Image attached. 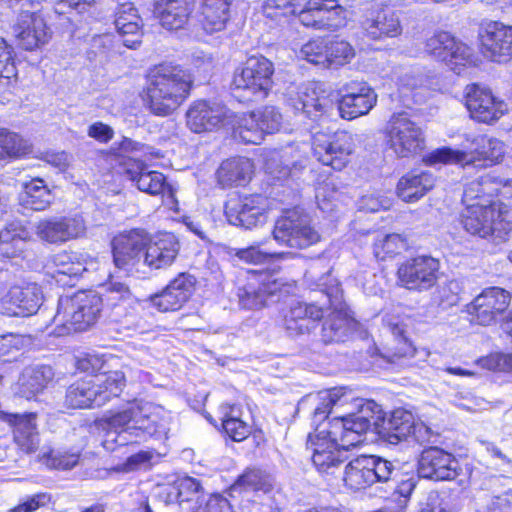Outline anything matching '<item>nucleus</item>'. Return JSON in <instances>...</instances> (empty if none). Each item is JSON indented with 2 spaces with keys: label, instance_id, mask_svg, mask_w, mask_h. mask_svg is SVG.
<instances>
[{
  "label": "nucleus",
  "instance_id": "obj_1",
  "mask_svg": "<svg viewBox=\"0 0 512 512\" xmlns=\"http://www.w3.org/2000/svg\"><path fill=\"white\" fill-rule=\"evenodd\" d=\"M192 84V75L180 65L156 66L150 72L146 87L148 108L157 116L172 114L186 100Z\"/></svg>",
  "mask_w": 512,
  "mask_h": 512
},
{
  "label": "nucleus",
  "instance_id": "obj_2",
  "mask_svg": "<svg viewBox=\"0 0 512 512\" xmlns=\"http://www.w3.org/2000/svg\"><path fill=\"white\" fill-rule=\"evenodd\" d=\"M101 310L102 297L93 291L60 297L52 320L57 335L87 330L97 322Z\"/></svg>",
  "mask_w": 512,
  "mask_h": 512
},
{
  "label": "nucleus",
  "instance_id": "obj_3",
  "mask_svg": "<svg viewBox=\"0 0 512 512\" xmlns=\"http://www.w3.org/2000/svg\"><path fill=\"white\" fill-rule=\"evenodd\" d=\"M354 405L359 408L356 413L346 416L337 415L328 422L330 437L338 439L344 451L355 447L362 442V435L368 430L377 433L379 415L376 412L377 404L373 401L363 402L356 399Z\"/></svg>",
  "mask_w": 512,
  "mask_h": 512
},
{
  "label": "nucleus",
  "instance_id": "obj_4",
  "mask_svg": "<svg viewBox=\"0 0 512 512\" xmlns=\"http://www.w3.org/2000/svg\"><path fill=\"white\" fill-rule=\"evenodd\" d=\"M274 66L263 56H252L234 72L232 94L240 102L266 97L272 87Z\"/></svg>",
  "mask_w": 512,
  "mask_h": 512
},
{
  "label": "nucleus",
  "instance_id": "obj_5",
  "mask_svg": "<svg viewBox=\"0 0 512 512\" xmlns=\"http://www.w3.org/2000/svg\"><path fill=\"white\" fill-rule=\"evenodd\" d=\"M386 144L396 157L411 158L425 149V134L407 114H394L386 126Z\"/></svg>",
  "mask_w": 512,
  "mask_h": 512
},
{
  "label": "nucleus",
  "instance_id": "obj_6",
  "mask_svg": "<svg viewBox=\"0 0 512 512\" xmlns=\"http://www.w3.org/2000/svg\"><path fill=\"white\" fill-rule=\"evenodd\" d=\"M473 144L475 145L474 153H466L453 150L448 147L436 149L430 153L426 162L429 164H462L475 165L477 161H483V166L497 163L504 155V144L496 138H490L486 135L477 136Z\"/></svg>",
  "mask_w": 512,
  "mask_h": 512
},
{
  "label": "nucleus",
  "instance_id": "obj_7",
  "mask_svg": "<svg viewBox=\"0 0 512 512\" xmlns=\"http://www.w3.org/2000/svg\"><path fill=\"white\" fill-rule=\"evenodd\" d=\"M289 292V285L275 275L253 271L247 282L238 288L239 304L245 309H261Z\"/></svg>",
  "mask_w": 512,
  "mask_h": 512
},
{
  "label": "nucleus",
  "instance_id": "obj_8",
  "mask_svg": "<svg viewBox=\"0 0 512 512\" xmlns=\"http://www.w3.org/2000/svg\"><path fill=\"white\" fill-rule=\"evenodd\" d=\"M274 239L291 248L304 249L320 240L319 233L311 226L308 215L290 210L277 219L273 229Z\"/></svg>",
  "mask_w": 512,
  "mask_h": 512
},
{
  "label": "nucleus",
  "instance_id": "obj_9",
  "mask_svg": "<svg viewBox=\"0 0 512 512\" xmlns=\"http://www.w3.org/2000/svg\"><path fill=\"white\" fill-rule=\"evenodd\" d=\"M318 286L326 295L330 308L334 310L323 323L321 339L326 344L342 341L346 335L348 320L344 312L343 291L340 284L329 272L320 278Z\"/></svg>",
  "mask_w": 512,
  "mask_h": 512
},
{
  "label": "nucleus",
  "instance_id": "obj_10",
  "mask_svg": "<svg viewBox=\"0 0 512 512\" xmlns=\"http://www.w3.org/2000/svg\"><path fill=\"white\" fill-rule=\"evenodd\" d=\"M439 269V260L431 256L421 255L407 259L398 267V285L410 291H427L437 283Z\"/></svg>",
  "mask_w": 512,
  "mask_h": 512
},
{
  "label": "nucleus",
  "instance_id": "obj_11",
  "mask_svg": "<svg viewBox=\"0 0 512 512\" xmlns=\"http://www.w3.org/2000/svg\"><path fill=\"white\" fill-rule=\"evenodd\" d=\"M376 412L380 416L377 421V434L390 444H397L411 434L421 444L430 441L429 428L423 424L414 425L410 412L398 409L386 418L378 405Z\"/></svg>",
  "mask_w": 512,
  "mask_h": 512
},
{
  "label": "nucleus",
  "instance_id": "obj_12",
  "mask_svg": "<svg viewBox=\"0 0 512 512\" xmlns=\"http://www.w3.org/2000/svg\"><path fill=\"white\" fill-rule=\"evenodd\" d=\"M353 136L346 131H337L333 134L315 133L313 137L314 156L324 165L335 170H342L354 151Z\"/></svg>",
  "mask_w": 512,
  "mask_h": 512
},
{
  "label": "nucleus",
  "instance_id": "obj_13",
  "mask_svg": "<svg viewBox=\"0 0 512 512\" xmlns=\"http://www.w3.org/2000/svg\"><path fill=\"white\" fill-rule=\"evenodd\" d=\"M86 233V223L79 215L53 216L41 219L35 225L37 237L49 244H64L81 238Z\"/></svg>",
  "mask_w": 512,
  "mask_h": 512
},
{
  "label": "nucleus",
  "instance_id": "obj_14",
  "mask_svg": "<svg viewBox=\"0 0 512 512\" xmlns=\"http://www.w3.org/2000/svg\"><path fill=\"white\" fill-rule=\"evenodd\" d=\"M147 237L142 231L132 230L113 239V259L116 267L129 274L141 272Z\"/></svg>",
  "mask_w": 512,
  "mask_h": 512
},
{
  "label": "nucleus",
  "instance_id": "obj_15",
  "mask_svg": "<svg viewBox=\"0 0 512 512\" xmlns=\"http://www.w3.org/2000/svg\"><path fill=\"white\" fill-rule=\"evenodd\" d=\"M307 448L312 451L313 464L321 473L333 474L344 461L340 441L330 437L328 428L317 427L309 434Z\"/></svg>",
  "mask_w": 512,
  "mask_h": 512
},
{
  "label": "nucleus",
  "instance_id": "obj_16",
  "mask_svg": "<svg viewBox=\"0 0 512 512\" xmlns=\"http://www.w3.org/2000/svg\"><path fill=\"white\" fill-rule=\"evenodd\" d=\"M297 15L302 25L316 30H336L345 19L336 0H308Z\"/></svg>",
  "mask_w": 512,
  "mask_h": 512
},
{
  "label": "nucleus",
  "instance_id": "obj_17",
  "mask_svg": "<svg viewBox=\"0 0 512 512\" xmlns=\"http://www.w3.org/2000/svg\"><path fill=\"white\" fill-rule=\"evenodd\" d=\"M43 293L37 284L13 286L0 299V313L9 317H26L38 311Z\"/></svg>",
  "mask_w": 512,
  "mask_h": 512
},
{
  "label": "nucleus",
  "instance_id": "obj_18",
  "mask_svg": "<svg viewBox=\"0 0 512 512\" xmlns=\"http://www.w3.org/2000/svg\"><path fill=\"white\" fill-rule=\"evenodd\" d=\"M483 54L492 61L506 62L512 57V26L490 21L479 31Z\"/></svg>",
  "mask_w": 512,
  "mask_h": 512
},
{
  "label": "nucleus",
  "instance_id": "obj_19",
  "mask_svg": "<svg viewBox=\"0 0 512 512\" xmlns=\"http://www.w3.org/2000/svg\"><path fill=\"white\" fill-rule=\"evenodd\" d=\"M418 474L435 481L453 480L459 475V462L439 447L424 449L418 460Z\"/></svg>",
  "mask_w": 512,
  "mask_h": 512
},
{
  "label": "nucleus",
  "instance_id": "obj_20",
  "mask_svg": "<svg viewBox=\"0 0 512 512\" xmlns=\"http://www.w3.org/2000/svg\"><path fill=\"white\" fill-rule=\"evenodd\" d=\"M266 208V198L252 195L241 200H230L225 206V215L230 224L252 229L266 222Z\"/></svg>",
  "mask_w": 512,
  "mask_h": 512
},
{
  "label": "nucleus",
  "instance_id": "obj_21",
  "mask_svg": "<svg viewBox=\"0 0 512 512\" xmlns=\"http://www.w3.org/2000/svg\"><path fill=\"white\" fill-rule=\"evenodd\" d=\"M307 161L306 152L299 145L290 144L268 151L265 168L274 178L283 180L298 174L306 167Z\"/></svg>",
  "mask_w": 512,
  "mask_h": 512
},
{
  "label": "nucleus",
  "instance_id": "obj_22",
  "mask_svg": "<svg viewBox=\"0 0 512 512\" xmlns=\"http://www.w3.org/2000/svg\"><path fill=\"white\" fill-rule=\"evenodd\" d=\"M501 217L495 205L469 204L462 215V224L467 232L484 238L506 229Z\"/></svg>",
  "mask_w": 512,
  "mask_h": 512
},
{
  "label": "nucleus",
  "instance_id": "obj_23",
  "mask_svg": "<svg viewBox=\"0 0 512 512\" xmlns=\"http://www.w3.org/2000/svg\"><path fill=\"white\" fill-rule=\"evenodd\" d=\"M465 104L471 117L483 123L498 120L507 110L503 101L496 100L489 89L477 84L466 87Z\"/></svg>",
  "mask_w": 512,
  "mask_h": 512
},
{
  "label": "nucleus",
  "instance_id": "obj_24",
  "mask_svg": "<svg viewBox=\"0 0 512 512\" xmlns=\"http://www.w3.org/2000/svg\"><path fill=\"white\" fill-rule=\"evenodd\" d=\"M510 303V295L499 287H490L479 294L469 306L475 322L487 326L504 313Z\"/></svg>",
  "mask_w": 512,
  "mask_h": 512
},
{
  "label": "nucleus",
  "instance_id": "obj_25",
  "mask_svg": "<svg viewBox=\"0 0 512 512\" xmlns=\"http://www.w3.org/2000/svg\"><path fill=\"white\" fill-rule=\"evenodd\" d=\"M345 91L338 103L339 113L344 119L351 120L365 115L376 104L377 95L367 83L350 82Z\"/></svg>",
  "mask_w": 512,
  "mask_h": 512
},
{
  "label": "nucleus",
  "instance_id": "obj_26",
  "mask_svg": "<svg viewBox=\"0 0 512 512\" xmlns=\"http://www.w3.org/2000/svg\"><path fill=\"white\" fill-rule=\"evenodd\" d=\"M325 304L295 302L284 317V328L290 336L310 334L323 319Z\"/></svg>",
  "mask_w": 512,
  "mask_h": 512
},
{
  "label": "nucleus",
  "instance_id": "obj_27",
  "mask_svg": "<svg viewBox=\"0 0 512 512\" xmlns=\"http://www.w3.org/2000/svg\"><path fill=\"white\" fill-rule=\"evenodd\" d=\"M0 419L13 427V440L26 454L35 453L40 445L35 413H8L0 411Z\"/></svg>",
  "mask_w": 512,
  "mask_h": 512
},
{
  "label": "nucleus",
  "instance_id": "obj_28",
  "mask_svg": "<svg viewBox=\"0 0 512 512\" xmlns=\"http://www.w3.org/2000/svg\"><path fill=\"white\" fill-rule=\"evenodd\" d=\"M19 45L32 51L45 45L50 39V31L45 20L38 14L23 12L14 26Z\"/></svg>",
  "mask_w": 512,
  "mask_h": 512
},
{
  "label": "nucleus",
  "instance_id": "obj_29",
  "mask_svg": "<svg viewBox=\"0 0 512 512\" xmlns=\"http://www.w3.org/2000/svg\"><path fill=\"white\" fill-rule=\"evenodd\" d=\"M125 173L136 183L140 191L150 195L174 196V190L166 182L165 176L161 172L149 170L148 166L140 160L130 159L126 163Z\"/></svg>",
  "mask_w": 512,
  "mask_h": 512
},
{
  "label": "nucleus",
  "instance_id": "obj_30",
  "mask_svg": "<svg viewBox=\"0 0 512 512\" xmlns=\"http://www.w3.org/2000/svg\"><path fill=\"white\" fill-rule=\"evenodd\" d=\"M194 281L190 275L180 274L159 294L151 297V302L161 312L179 310L190 298Z\"/></svg>",
  "mask_w": 512,
  "mask_h": 512
},
{
  "label": "nucleus",
  "instance_id": "obj_31",
  "mask_svg": "<svg viewBox=\"0 0 512 512\" xmlns=\"http://www.w3.org/2000/svg\"><path fill=\"white\" fill-rule=\"evenodd\" d=\"M228 110L219 103L194 102L186 113L187 125L195 133L212 130L220 126Z\"/></svg>",
  "mask_w": 512,
  "mask_h": 512
},
{
  "label": "nucleus",
  "instance_id": "obj_32",
  "mask_svg": "<svg viewBox=\"0 0 512 512\" xmlns=\"http://www.w3.org/2000/svg\"><path fill=\"white\" fill-rule=\"evenodd\" d=\"M139 304L137 297L129 287L121 282H110L102 297V308L110 311L114 321H120L136 309Z\"/></svg>",
  "mask_w": 512,
  "mask_h": 512
},
{
  "label": "nucleus",
  "instance_id": "obj_33",
  "mask_svg": "<svg viewBox=\"0 0 512 512\" xmlns=\"http://www.w3.org/2000/svg\"><path fill=\"white\" fill-rule=\"evenodd\" d=\"M178 252L179 243L172 234H164L154 241H147L143 256L144 267L166 268L174 262Z\"/></svg>",
  "mask_w": 512,
  "mask_h": 512
},
{
  "label": "nucleus",
  "instance_id": "obj_34",
  "mask_svg": "<svg viewBox=\"0 0 512 512\" xmlns=\"http://www.w3.org/2000/svg\"><path fill=\"white\" fill-rule=\"evenodd\" d=\"M114 24L118 33L124 37L123 44L126 47L133 49L141 43L143 23L133 3L125 2L117 7Z\"/></svg>",
  "mask_w": 512,
  "mask_h": 512
},
{
  "label": "nucleus",
  "instance_id": "obj_35",
  "mask_svg": "<svg viewBox=\"0 0 512 512\" xmlns=\"http://www.w3.org/2000/svg\"><path fill=\"white\" fill-rule=\"evenodd\" d=\"M362 25L366 36L372 40L394 38L402 33L400 18L391 9H381L366 18Z\"/></svg>",
  "mask_w": 512,
  "mask_h": 512
},
{
  "label": "nucleus",
  "instance_id": "obj_36",
  "mask_svg": "<svg viewBox=\"0 0 512 512\" xmlns=\"http://www.w3.org/2000/svg\"><path fill=\"white\" fill-rule=\"evenodd\" d=\"M193 5L194 0H156L155 13L163 27L177 30L192 16Z\"/></svg>",
  "mask_w": 512,
  "mask_h": 512
},
{
  "label": "nucleus",
  "instance_id": "obj_37",
  "mask_svg": "<svg viewBox=\"0 0 512 512\" xmlns=\"http://www.w3.org/2000/svg\"><path fill=\"white\" fill-rule=\"evenodd\" d=\"M142 403H133L127 409L117 412L109 417L108 424L115 430L129 433L131 436L140 437V432L151 433L155 430L143 423V417L148 413V406H141Z\"/></svg>",
  "mask_w": 512,
  "mask_h": 512
},
{
  "label": "nucleus",
  "instance_id": "obj_38",
  "mask_svg": "<svg viewBox=\"0 0 512 512\" xmlns=\"http://www.w3.org/2000/svg\"><path fill=\"white\" fill-rule=\"evenodd\" d=\"M435 185V177L429 171H411L403 175L396 187L397 195L405 202H416Z\"/></svg>",
  "mask_w": 512,
  "mask_h": 512
},
{
  "label": "nucleus",
  "instance_id": "obj_39",
  "mask_svg": "<svg viewBox=\"0 0 512 512\" xmlns=\"http://www.w3.org/2000/svg\"><path fill=\"white\" fill-rule=\"evenodd\" d=\"M253 163L245 157L227 159L219 166L216 177L223 188L244 185L251 179Z\"/></svg>",
  "mask_w": 512,
  "mask_h": 512
},
{
  "label": "nucleus",
  "instance_id": "obj_40",
  "mask_svg": "<svg viewBox=\"0 0 512 512\" xmlns=\"http://www.w3.org/2000/svg\"><path fill=\"white\" fill-rule=\"evenodd\" d=\"M53 377V370L48 365L28 366L18 379L19 394L27 399L34 397L44 390Z\"/></svg>",
  "mask_w": 512,
  "mask_h": 512
},
{
  "label": "nucleus",
  "instance_id": "obj_41",
  "mask_svg": "<svg viewBox=\"0 0 512 512\" xmlns=\"http://www.w3.org/2000/svg\"><path fill=\"white\" fill-rule=\"evenodd\" d=\"M501 181L489 174L482 175L479 178L466 184L463 193V203L469 204H489L492 203V197L497 194Z\"/></svg>",
  "mask_w": 512,
  "mask_h": 512
},
{
  "label": "nucleus",
  "instance_id": "obj_42",
  "mask_svg": "<svg viewBox=\"0 0 512 512\" xmlns=\"http://www.w3.org/2000/svg\"><path fill=\"white\" fill-rule=\"evenodd\" d=\"M54 201V196L44 180L34 178L23 184L19 195L20 204L33 211H45Z\"/></svg>",
  "mask_w": 512,
  "mask_h": 512
},
{
  "label": "nucleus",
  "instance_id": "obj_43",
  "mask_svg": "<svg viewBox=\"0 0 512 512\" xmlns=\"http://www.w3.org/2000/svg\"><path fill=\"white\" fill-rule=\"evenodd\" d=\"M231 0H201L200 22L207 33L224 29L229 19Z\"/></svg>",
  "mask_w": 512,
  "mask_h": 512
},
{
  "label": "nucleus",
  "instance_id": "obj_44",
  "mask_svg": "<svg viewBox=\"0 0 512 512\" xmlns=\"http://www.w3.org/2000/svg\"><path fill=\"white\" fill-rule=\"evenodd\" d=\"M369 455L352 459L345 467L344 483L351 490L365 489L373 484Z\"/></svg>",
  "mask_w": 512,
  "mask_h": 512
},
{
  "label": "nucleus",
  "instance_id": "obj_45",
  "mask_svg": "<svg viewBox=\"0 0 512 512\" xmlns=\"http://www.w3.org/2000/svg\"><path fill=\"white\" fill-rule=\"evenodd\" d=\"M98 393L91 379H81L72 383L66 391L65 404L73 409L97 407Z\"/></svg>",
  "mask_w": 512,
  "mask_h": 512
},
{
  "label": "nucleus",
  "instance_id": "obj_46",
  "mask_svg": "<svg viewBox=\"0 0 512 512\" xmlns=\"http://www.w3.org/2000/svg\"><path fill=\"white\" fill-rule=\"evenodd\" d=\"M92 380L98 393L97 407L118 397L126 385L124 373L118 370L95 375Z\"/></svg>",
  "mask_w": 512,
  "mask_h": 512
},
{
  "label": "nucleus",
  "instance_id": "obj_47",
  "mask_svg": "<svg viewBox=\"0 0 512 512\" xmlns=\"http://www.w3.org/2000/svg\"><path fill=\"white\" fill-rule=\"evenodd\" d=\"M349 400L344 388H334L318 394L313 412V421L319 422L326 419L332 413L334 407L338 409L348 404Z\"/></svg>",
  "mask_w": 512,
  "mask_h": 512
},
{
  "label": "nucleus",
  "instance_id": "obj_48",
  "mask_svg": "<svg viewBox=\"0 0 512 512\" xmlns=\"http://www.w3.org/2000/svg\"><path fill=\"white\" fill-rule=\"evenodd\" d=\"M31 151L28 140L17 133L0 129V160L22 158Z\"/></svg>",
  "mask_w": 512,
  "mask_h": 512
},
{
  "label": "nucleus",
  "instance_id": "obj_49",
  "mask_svg": "<svg viewBox=\"0 0 512 512\" xmlns=\"http://www.w3.org/2000/svg\"><path fill=\"white\" fill-rule=\"evenodd\" d=\"M257 118L255 111L239 117L237 126L234 128V136L244 143L260 144L262 131Z\"/></svg>",
  "mask_w": 512,
  "mask_h": 512
},
{
  "label": "nucleus",
  "instance_id": "obj_50",
  "mask_svg": "<svg viewBox=\"0 0 512 512\" xmlns=\"http://www.w3.org/2000/svg\"><path fill=\"white\" fill-rule=\"evenodd\" d=\"M141 406H148V413H146V416L143 418V423L147 427H150L151 429L155 430V432L151 433H142L140 432V437L142 438L146 435L148 436H154V437H166L169 430H170V420L171 417L162 411L159 407H155L150 403H142Z\"/></svg>",
  "mask_w": 512,
  "mask_h": 512
},
{
  "label": "nucleus",
  "instance_id": "obj_51",
  "mask_svg": "<svg viewBox=\"0 0 512 512\" xmlns=\"http://www.w3.org/2000/svg\"><path fill=\"white\" fill-rule=\"evenodd\" d=\"M233 489L267 493L272 489V482L270 477L261 470L250 469L238 478L233 485Z\"/></svg>",
  "mask_w": 512,
  "mask_h": 512
},
{
  "label": "nucleus",
  "instance_id": "obj_52",
  "mask_svg": "<svg viewBox=\"0 0 512 512\" xmlns=\"http://www.w3.org/2000/svg\"><path fill=\"white\" fill-rule=\"evenodd\" d=\"M327 47V68L343 66L355 56L354 48L345 40L328 39Z\"/></svg>",
  "mask_w": 512,
  "mask_h": 512
},
{
  "label": "nucleus",
  "instance_id": "obj_53",
  "mask_svg": "<svg viewBox=\"0 0 512 512\" xmlns=\"http://www.w3.org/2000/svg\"><path fill=\"white\" fill-rule=\"evenodd\" d=\"M28 237L29 232L20 222L13 221L6 224L0 231V244L3 253L13 254L9 251V246L12 245V247L18 248L19 244H22Z\"/></svg>",
  "mask_w": 512,
  "mask_h": 512
},
{
  "label": "nucleus",
  "instance_id": "obj_54",
  "mask_svg": "<svg viewBox=\"0 0 512 512\" xmlns=\"http://www.w3.org/2000/svg\"><path fill=\"white\" fill-rule=\"evenodd\" d=\"M371 473H373L374 483H392L399 478L400 471L396 465L387 459L369 455Z\"/></svg>",
  "mask_w": 512,
  "mask_h": 512
},
{
  "label": "nucleus",
  "instance_id": "obj_55",
  "mask_svg": "<svg viewBox=\"0 0 512 512\" xmlns=\"http://www.w3.org/2000/svg\"><path fill=\"white\" fill-rule=\"evenodd\" d=\"M327 38H316L308 41L300 49V57L310 63L327 68Z\"/></svg>",
  "mask_w": 512,
  "mask_h": 512
},
{
  "label": "nucleus",
  "instance_id": "obj_56",
  "mask_svg": "<svg viewBox=\"0 0 512 512\" xmlns=\"http://www.w3.org/2000/svg\"><path fill=\"white\" fill-rule=\"evenodd\" d=\"M18 75L13 47L0 38V80L10 83Z\"/></svg>",
  "mask_w": 512,
  "mask_h": 512
},
{
  "label": "nucleus",
  "instance_id": "obj_57",
  "mask_svg": "<svg viewBox=\"0 0 512 512\" xmlns=\"http://www.w3.org/2000/svg\"><path fill=\"white\" fill-rule=\"evenodd\" d=\"M230 410V413H226L222 419L223 429L233 441H243L251 432L250 426L233 415L234 407H230Z\"/></svg>",
  "mask_w": 512,
  "mask_h": 512
},
{
  "label": "nucleus",
  "instance_id": "obj_58",
  "mask_svg": "<svg viewBox=\"0 0 512 512\" xmlns=\"http://www.w3.org/2000/svg\"><path fill=\"white\" fill-rule=\"evenodd\" d=\"M40 461L49 468L59 470H70L79 462V454L68 452L43 453Z\"/></svg>",
  "mask_w": 512,
  "mask_h": 512
},
{
  "label": "nucleus",
  "instance_id": "obj_59",
  "mask_svg": "<svg viewBox=\"0 0 512 512\" xmlns=\"http://www.w3.org/2000/svg\"><path fill=\"white\" fill-rule=\"evenodd\" d=\"M255 112L262 131V139L264 138L265 133L271 134L279 131L283 118L282 114L276 107L265 106Z\"/></svg>",
  "mask_w": 512,
  "mask_h": 512
},
{
  "label": "nucleus",
  "instance_id": "obj_60",
  "mask_svg": "<svg viewBox=\"0 0 512 512\" xmlns=\"http://www.w3.org/2000/svg\"><path fill=\"white\" fill-rule=\"evenodd\" d=\"M454 45V37L448 32H439L430 37L425 45V50L428 54L442 61L447 59V49Z\"/></svg>",
  "mask_w": 512,
  "mask_h": 512
},
{
  "label": "nucleus",
  "instance_id": "obj_61",
  "mask_svg": "<svg viewBox=\"0 0 512 512\" xmlns=\"http://www.w3.org/2000/svg\"><path fill=\"white\" fill-rule=\"evenodd\" d=\"M471 55V49L466 44L458 42L454 38V45L451 47L449 46L447 49V59H443L442 61L459 74V66H464L470 59Z\"/></svg>",
  "mask_w": 512,
  "mask_h": 512
},
{
  "label": "nucleus",
  "instance_id": "obj_62",
  "mask_svg": "<svg viewBox=\"0 0 512 512\" xmlns=\"http://www.w3.org/2000/svg\"><path fill=\"white\" fill-rule=\"evenodd\" d=\"M476 363L484 369L498 372L512 371V353H492Z\"/></svg>",
  "mask_w": 512,
  "mask_h": 512
},
{
  "label": "nucleus",
  "instance_id": "obj_63",
  "mask_svg": "<svg viewBox=\"0 0 512 512\" xmlns=\"http://www.w3.org/2000/svg\"><path fill=\"white\" fill-rule=\"evenodd\" d=\"M239 260L249 264H262L270 258L279 256L261 249L260 245H251L247 248L236 249L234 254Z\"/></svg>",
  "mask_w": 512,
  "mask_h": 512
},
{
  "label": "nucleus",
  "instance_id": "obj_64",
  "mask_svg": "<svg viewBox=\"0 0 512 512\" xmlns=\"http://www.w3.org/2000/svg\"><path fill=\"white\" fill-rule=\"evenodd\" d=\"M422 73L423 71L420 70H410L403 73L398 79V85L401 93L406 96L408 92L416 91L415 96H420L424 81Z\"/></svg>",
  "mask_w": 512,
  "mask_h": 512
}]
</instances>
